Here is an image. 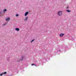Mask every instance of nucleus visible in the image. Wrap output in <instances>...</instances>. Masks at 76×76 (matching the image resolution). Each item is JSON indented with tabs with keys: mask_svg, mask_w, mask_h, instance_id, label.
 I'll use <instances>...</instances> for the list:
<instances>
[{
	"mask_svg": "<svg viewBox=\"0 0 76 76\" xmlns=\"http://www.w3.org/2000/svg\"><path fill=\"white\" fill-rule=\"evenodd\" d=\"M10 20V18H8L6 19V21H9Z\"/></svg>",
	"mask_w": 76,
	"mask_h": 76,
	"instance_id": "4",
	"label": "nucleus"
},
{
	"mask_svg": "<svg viewBox=\"0 0 76 76\" xmlns=\"http://www.w3.org/2000/svg\"><path fill=\"white\" fill-rule=\"evenodd\" d=\"M59 51H61L59 50Z\"/></svg>",
	"mask_w": 76,
	"mask_h": 76,
	"instance_id": "17",
	"label": "nucleus"
},
{
	"mask_svg": "<svg viewBox=\"0 0 76 76\" xmlns=\"http://www.w3.org/2000/svg\"><path fill=\"white\" fill-rule=\"evenodd\" d=\"M28 12H26L25 13V16H27V15H28Z\"/></svg>",
	"mask_w": 76,
	"mask_h": 76,
	"instance_id": "6",
	"label": "nucleus"
},
{
	"mask_svg": "<svg viewBox=\"0 0 76 76\" xmlns=\"http://www.w3.org/2000/svg\"><path fill=\"white\" fill-rule=\"evenodd\" d=\"M58 15L59 16H61L62 15V12L61 11H59L58 12Z\"/></svg>",
	"mask_w": 76,
	"mask_h": 76,
	"instance_id": "1",
	"label": "nucleus"
},
{
	"mask_svg": "<svg viewBox=\"0 0 76 76\" xmlns=\"http://www.w3.org/2000/svg\"><path fill=\"white\" fill-rule=\"evenodd\" d=\"M68 7H67V9H68Z\"/></svg>",
	"mask_w": 76,
	"mask_h": 76,
	"instance_id": "15",
	"label": "nucleus"
},
{
	"mask_svg": "<svg viewBox=\"0 0 76 76\" xmlns=\"http://www.w3.org/2000/svg\"><path fill=\"white\" fill-rule=\"evenodd\" d=\"M15 31H19L20 29L19 28H16L15 29Z\"/></svg>",
	"mask_w": 76,
	"mask_h": 76,
	"instance_id": "3",
	"label": "nucleus"
},
{
	"mask_svg": "<svg viewBox=\"0 0 76 76\" xmlns=\"http://www.w3.org/2000/svg\"><path fill=\"white\" fill-rule=\"evenodd\" d=\"M28 18V17H26L25 19H24V21H26V20H27Z\"/></svg>",
	"mask_w": 76,
	"mask_h": 76,
	"instance_id": "5",
	"label": "nucleus"
},
{
	"mask_svg": "<svg viewBox=\"0 0 76 76\" xmlns=\"http://www.w3.org/2000/svg\"><path fill=\"white\" fill-rule=\"evenodd\" d=\"M23 58V57L22 56L21 57V58L20 59V60H22V59Z\"/></svg>",
	"mask_w": 76,
	"mask_h": 76,
	"instance_id": "10",
	"label": "nucleus"
},
{
	"mask_svg": "<svg viewBox=\"0 0 76 76\" xmlns=\"http://www.w3.org/2000/svg\"><path fill=\"white\" fill-rule=\"evenodd\" d=\"M34 66H36V67H37V65H35V64H31V65H32V66H34Z\"/></svg>",
	"mask_w": 76,
	"mask_h": 76,
	"instance_id": "7",
	"label": "nucleus"
},
{
	"mask_svg": "<svg viewBox=\"0 0 76 76\" xmlns=\"http://www.w3.org/2000/svg\"><path fill=\"white\" fill-rule=\"evenodd\" d=\"M7 73V72H4V73H3V74L4 75L5 74H6Z\"/></svg>",
	"mask_w": 76,
	"mask_h": 76,
	"instance_id": "9",
	"label": "nucleus"
},
{
	"mask_svg": "<svg viewBox=\"0 0 76 76\" xmlns=\"http://www.w3.org/2000/svg\"><path fill=\"white\" fill-rule=\"evenodd\" d=\"M34 40H35V39H34L33 40H32L31 42H33V41H34Z\"/></svg>",
	"mask_w": 76,
	"mask_h": 76,
	"instance_id": "11",
	"label": "nucleus"
},
{
	"mask_svg": "<svg viewBox=\"0 0 76 76\" xmlns=\"http://www.w3.org/2000/svg\"><path fill=\"white\" fill-rule=\"evenodd\" d=\"M18 14H16V16L17 17H18Z\"/></svg>",
	"mask_w": 76,
	"mask_h": 76,
	"instance_id": "13",
	"label": "nucleus"
},
{
	"mask_svg": "<svg viewBox=\"0 0 76 76\" xmlns=\"http://www.w3.org/2000/svg\"><path fill=\"white\" fill-rule=\"evenodd\" d=\"M3 75V73H2L0 74V76H2V75Z\"/></svg>",
	"mask_w": 76,
	"mask_h": 76,
	"instance_id": "8",
	"label": "nucleus"
},
{
	"mask_svg": "<svg viewBox=\"0 0 76 76\" xmlns=\"http://www.w3.org/2000/svg\"><path fill=\"white\" fill-rule=\"evenodd\" d=\"M18 61V62H19V61Z\"/></svg>",
	"mask_w": 76,
	"mask_h": 76,
	"instance_id": "16",
	"label": "nucleus"
},
{
	"mask_svg": "<svg viewBox=\"0 0 76 76\" xmlns=\"http://www.w3.org/2000/svg\"><path fill=\"white\" fill-rule=\"evenodd\" d=\"M64 35V34H63L62 33L60 34L59 35L60 37H62Z\"/></svg>",
	"mask_w": 76,
	"mask_h": 76,
	"instance_id": "2",
	"label": "nucleus"
},
{
	"mask_svg": "<svg viewBox=\"0 0 76 76\" xmlns=\"http://www.w3.org/2000/svg\"><path fill=\"white\" fill-rule=\"evenodd\" d=\"M66 11L67 12H70V11H69V10H67Z\"/></svg>",
	"mask_w": 76,
	"mask_h": 76,
	"instance_id": "12",
	"label": "nucleus"
},
{
	"mask_svg": "<svg viewBox=\"0 0 76 76\" xmlns=\"http://www.w3.org/2000/svg\"><path fill=\"white\" fill-rule=\"evenodd\" d=\"M6 10H7L6 9H4V12H6Z\"/></svg>",
	"mask_w": 76,
	"mask_h": 76,
	"instance_id": "14",
	"label": "nucleus"
}]
</instances>
